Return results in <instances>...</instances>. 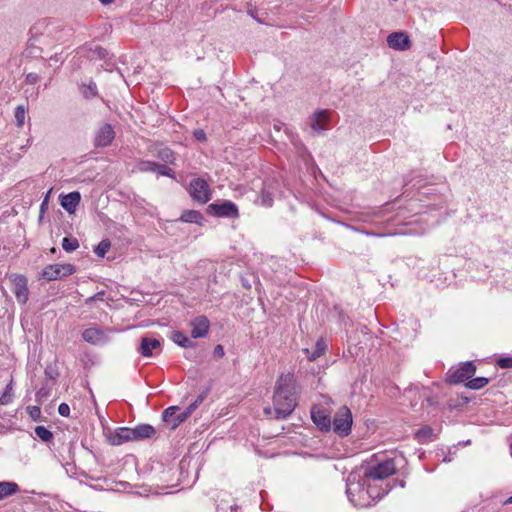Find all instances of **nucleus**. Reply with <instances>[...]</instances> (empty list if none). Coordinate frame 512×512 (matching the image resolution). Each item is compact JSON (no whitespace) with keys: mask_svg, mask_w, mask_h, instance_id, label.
<instances>
[{"mask_svg":"<svg viewBox=\"0 0 512 512\" xmlns=\"http://www.w3.org/2000/svg\"><path fill=\"white\" fill-rule=\"evenodd\" d=\"M433 430L429 426H424L416 432V438L420 442H427L431 440Z\"/></svg>","mask_w":512,"mask_h":512,"instance_id":"obj_32","label":"nucleus"},{"mask_svg":"<svg viewBox=\"0 0 512 512\" xmlns=\"http://www.w3.org/2000/svg\"><path fill=\"white\" fill-rule=\"evenodd\" d=\"M39 80V76L36 73H29L26 75L25 82L27 84H35Z\"/></svg>","mask_w":512,"mask_h":512,"instance_id":"obj_42","label":"nucleus"},{"mask_svg":"<svg viewBox=\"0 0 512 512\" xmlns=\"http://www.w3.org/2000/svg\"><path fill=\"white\" fill-rule=\"evenodd\" d=\"M489 379L486 377H477L473 378L466 383V387L472 390H479L483 387H485L489 383Z\"/></svg>","mask_w":512,"mask_h":512,"instance_id":"obj_28","label":"nucleus"},{"mask_svg":"<svg viewBox=\"0 0 512 512\" xmlns=\"http://www.w3.org/2000/svg\"><path fill=\"white\" fill-rule=\"evenodd\" d=\"M19 491V486L15 482L1 481L0 482V501L16 494Z\"/></svg>","mask_w":512,"mask_h":512,"instance_id":"obj_24","label":"nucleus"},{"mask_svg":"<svg viewBox=\"0 0 512 512\" xmlns=\"http://www.w3.org/2000/svg\"><path fill=\"white\" fill-rule=\"evenodd\" d=\"M194 136L197 140H200V141H203L206 139V135H205V132L201 129L199 130H195L194 132Z\"/></svg>","mask_w":512,"mask_h":512,"instance_id":"obj_45","label":"nucleus"},{"mask_svg":"<svg viewBox=\"0 0 512 512\" xmlns=\"http://www.w3.org/2000/svg\"><path fill=\"white\" fill-rule=\"evenodd\" d=\"M156 156L165 163L173 164L175 161L174 152L168 147H160Z\"/></svg>","mask_w":512,"mask_h":512,"instance_id":"obj_27","label":"nucleus"},{"mask_svg":"<svg viewBox=\"0 0 512 512\" xmlns=\"http://www.w3.org/2000/svg\"><path fill=\"white\" fill-rule=\"evenodd\" d=\"M510 453H511V456H512V444L510 445Z\"/></svg>","mask_w":512,"mask_h":512,"instance_id":"obj_52","label":"nucleus"},{"mask_svg":"<svg viewBox=\"0 0 512 512\" xmlns=\"http://www.w3.org/2000/svg\"><path fill=\"white\" fill-rule=\"evenodd\" d=\"M387 43L390 48L395 50H407L410 48V39L403 32H393L387 37Z\"/></svg>","mask_w":512,"mask_h":512,"instance_id":"obj_15","label":"nucleus"},{"mask_svg":"<svg viewBox=\"0 0 512 512\" xmlns=\"http://www.w3.org/2000/svg\"><path fill=\"white\" fill-rule=\"evenodd\" d=\"M114 138L115 131L113 127L108 123H104L95 132L94 145L96 147H107L112 143Z\"/></svg>","mask_w":512,"mask_h":512,"instance_id":"obj_8","label":"nucleus"},{"mask_svg":"<svg viewBox=\"0 0 512 512\" xmlns=\"http://www.w3.org/2000/svg\"><path fill=\"white\" fill-rule=\"evenodd\" d=\"M209 210H211L216 216H219V217H229V218L238 217V208L231 201H225L220 204L212 203L209 205Z\"/></svg>","mask_w":512,"mask_h":512,"instance_id":"obj_11","label":"nucleus"},{"mask_svg":"<svg viewBox=\"0 0 512 512\" xmlns=\"http://www.w3.org/2000/svg\"><path fill=\"white\" fill-rule=\"evenodd\" d=\"M199 405L200 404L195 401L191 403L186 409L183 410L182 419H187Z\"/></svg>","mask_w":512,"mask_h":512,"instance_id":"obj_39","label":"nucleus"},{"mask_svg":"<svg viewBox=\"0 0 512 512\" xmlns=\"http://www.w3.org/2000/svg\"><path fill=\"white\" fill-rule=\"evenodd\" d=\"M183 410L181 411L177 406H170L162 413L163 421L170 426L171 429L177 428L186 419H182Z\"/></svg>","mask_w":512,"mask_h":512,"instance_id":"obj_13","label":"nucleus"},{"mask_svg":"<svg viewBox=\"0 0 512 512\" xmlns=\"http://www.w3.org/2000/svg\"><path fill=\"white\" fill-rule=\"evenodd\" d=\"M132 431L134 434L133 437L135 441L152 438L156 433L155 428L149 424L138 425L135 428H133Z\"/></svg>","mask_w":512,"mask_h":512,"instance_id":"obj_21","label":"nucleus"},{"mask_svg":"<svg viewBox=\"0 0 512 512\" xmlns=\"http://www.w3.org/2000/svg\"><path fill=\"white\" fill-rule=\"evenodd\" d=\"M172 340L179 346L183 348H189L192 347L194 344L190 338H188L184 333L181 331H175L172 334Z\"/></svg>","mask_w":512,"mask_h":512,"instance_id":"obj_26","label":"nucleus"},{"mask_svg":"<svg viewBox=\"0 0 512 512\" xmlns=\"http://www.w3.org/2000/svg\"><path fill=\"white\" fill-rule=\"evenodd\" d=\"M199 405L200 404L195 401L191 403L186 409L183 410L182 419H187Z\"/></svg>","mask_w":512,"mask_h":512,"instance_id":"obj_40","label":"nucleus"},{"mask_svg":"<svg viewBox=\"0 0 512 512\" xmlns=\"http://www.w3.org/2000/svg\"><path fill=\"white\" fill-rule=\"evenodd\" d=\"M329 119V112L327 110L316 111L311 118V129L316 133L326 130Z\"/></svg>","mask_w":512,"mask_h":512,"instance_id":"obj_16","label":"nucleus"},{"mask_svg":"<svg viewBox=\"0 0 512 512\" xmlns=\"http://www.w3.org/2000/svg\"><path fill=\"white\" fill-rule=\"evenodd\" d=\"M132 428L120 427L109 437V441L112 445H121L128 441H135Z\"/></svg>","mask_w":512,"mask_h":512,"instance_id":"obj_19","label":"nucleus"},{"mask_svg":"<svg viewBox=\"0 0 512 512\" xmlns=\"http://www.w3.org/2000/svg\"><path fill=\"white\" fill-rule=\"evenodd\" d=\"M508 504H512V496L509 497L508 499H506L504 502H503V505H508Z\"/></svg>","mask_w":512,"mask_h":512,"instance_id":"obj_50","label":"nucleus"},{"mask_svg":"<svg viewBox=\"0 0 512 512\" xmlns=\"http://www.w3.org/2000/svg\"><path fill=\"white\" fill-rule=\"evenodd\" d=\"M100 58H104L106 55V50L102 47H97L95 50Z\"/></svg>","mask_w":512,"mask_h":512,"instance_id":"obj_47","label":"nucleus"},{"mask_svg":"<svg viewBox=\"0 0 512 512\" xmlns=\"http://www.w3.org/2000/svg\"><path fill=\"white\" fill-rule=\"evenodd\" d=\"M273 190L271 184L264 183L258 203L264 207H271L273 205Z\"/></svg>","mask_w":512,"mask_h":512,"instance_id":"obj_23","label":"nucleus"},{"mask_svg":"<svg viewBox=\"0 0 512 512\" xmlns=\"http://www.w3.org/2000/svg\"><path fill=\"white\" fill-rule=\"evenodd\" d=\"M102 4L108 5L111 4L114 0H99Z\"/></svg>","mask_w":512,"mask_h":512,"instance_id":"obj_49","label":"nucleus"},{"mask_svg":"<svg viewBox=\"0 0 512 512\" xmlns=\"http://www.w3.org/2000/svg\"><path fill=\"white\" fill-rule=\"evenodd\" d=\"M82 93L87 99L95 97L97 94L96 83L91 81L87 86H83Z\"/></svg>","mask_w":512,"mask_h":512,"instance_id":"obj_35","label":"nucleus"},{"mask_svg":"<svg viewBox=\"0 0 512 512\" xmlns=\"http://www.w3.org/2000/svg\"><path fill=\"white\" fill-rule=\"evenodd\" d=\"M29 416L34 420L37 421L41 416V410L38 406H29L27 408Z\"/></svg>","mask_w":512,"mask_h":512,"instance_id":"obj_38","label":"nucleus"},{"mask_svg":"<svg viewBox=\"0 0 512 512\" xmlns=\"http://www.w3.org/2000/svg\"><path fill=\"white\" fill-rule=\"evenodd\" d=\"M396 472V460L385 455L375 456L364 469L367 481H377L389 477Z\"/></svg>","mask_w":512,"mask_h":512,"instance_id":"obj_3","label":"nucleus"},{"mask_svg":"<svg viewBox=\"0 0 512 512\" xmlns=\"http://www.w3.org/2000/svg\"><path fill=\"white\" fill-rule=\"evenodd\" d=\"M203 219L200 212L196 210H186L180 216V221L185 223H197L199 224Z\"/></svg>","mask_w":512,"mask_h":512,"instance_id":"obj_25","label":"nucleus"},{"mask_svg":"<svg viewBox=\"0 0 512 512\" xmlns=\"http://www.w3.org/2000/svg\"><path fill=\"white\" fill-rule=\"evenodd\" d=\"M34 432L36 436L43 442H49L53 438V433L45 426H36Z\"/></svg>","mask_w":512,"mask_h":512,"instance_id":"obj_29","label":"nucleus"},{"mask_svg":"<svg viewBox=\"0 0 512 512\" xmlns=\"http://www.w3.org/2000/svg\"><path fill=\"white\" fill-rule=\"evenodd\" d=\"M58 413L63 417H68L70 414V407L66 403H61L58 406Z\"/></svg>","mask_w":512,"mask_h":512,"instance_id":"obj_41","label":"nucleus"},{"mask_svg":"<svg viewBox=\"0 0 512 512\" xmlns=\"http://www.w3.org/2000/svg\"><path fill=\"white\" fill-rule=\"evenodd\" d=\"M264 414L268 417L275 418L274 408L266 407L264 408Z\"/></svg>","mask_w":512,"mask_h":512,"instance_id":"obj_46","label":"nucleus"},{"mask_svg":"<svg viewBox=\"0 0 512 512\" xmlns=\"http://www.w3.org/2000/svg\"><path fill=\"white\" fill-rule=\"evenodd\" d=\"M311 418L322 431L331 430V417L326 409L314 406L311 410Z\"/></svg>","mask_w":512,"mask_h":512,"instance_id":"obj_10","label":"nucleus"},{"mask_svg":"<svg viewBox=\"0 0 512 512\" xmlns=\"http://www.w3.org/2000/svg\"><path fill=\"white\" fill-rule=\"evenodd\" d=\"M276 419H286L297 405L293 374L281 375L277 380L273 396Z\"/></svg>","mask_w":512,"mask_h":512,"instance_id":"obj_2","label":"nucleus"},{"mask_svg":"<svg viewBox=\"0 0 512 512\" xmlns=\"http://www.w3.org/2000/svg\"><path fill=\"white\" fill-rule=\"evenodd\" d=\"M188 191L193 200L201 204H206L211 199L209 185L202 178L192 179Z\"/></svg>","mask_w":512,"mask_h":512,"instance_id":"obj_5","label":"nucleus"},{"mask_svg":"<svg viewBox=\"0 0 512 512\" xmlns=\"http://www.w3.org/2000/svg\"><path fill=\"white\" fill-rule=\"evenodd\" d=\"M476 372V366L473 362H465L456 370H449L447 373V381L450 384H459L466 380H470Z\"/></svg>","mask_w":512,"mask_h":512,"instance_id":"obj_7","label":"nucleus"},{"mask_svg":"<svg viewBox=\"0 0 512 512\" xmlns=\"http://www.w3.org/2000/svg\"><path fill=\"white\" fill-rule=\"evenodd\" d=\"M139 170L142 172H155L160 176L175 177V172L167 165L153 161H142L139 163Z\"/></svg>","mask_w":512,"mask_h":512,"instance_id":"obj_12","label":"nucleus"},{"mask_svg":"<svg viewBox=\"0 0 512 512\" xmlns=\"http://www.w3.org/2000/svg\"><path fill=\"white\" fill-rule=\"evenodd\" d=\"M75 267L72 264H52L45 267L42 271V278L47 281H53L65 276L72 275Z\"/></svg>","mask_w":512,"mask_h":512,"instance_id":"obj_6","label":"nucleus"},{"mask_svg":"<svg viewBox=\"0 0 512 512\" xmlns=\"http://www.w3.org/2000/svg\"><path fill=\"white\" fill-rule=\"evenodd\" d=\"M387 492V488L377 490L373 487V482L367 481L365 475L361 478L358 474L351 473L346 481L347 496L355 507L363 508L370 506Z\"/></svg>","mask_w":512,"mask_h":512,"instance_id":"obj_1","label":"nucleus"},{"mask_svg":"<svg viewBox=\"0 0 512 512\" xmlns=\"http://www.w3.org/2000/svg\"><path fill=\"white\" fill-rule=\"evenodd\" d=\"M13 293L15 294V297L17 301L20 304H26L28 301V287H27V279L23 275H14L13 279Z\"/></svg>","mask_w":512,"mask_h":512,"instance_id":"obj_9","label":"nucleus"},{"mask_svg":"<svg viewBox=\"0 0 512 512\" xmlns=\"http://www.w3.org/2000/svg\"><path fill=\"white\" fill-rule=\"evenodd\" d=\"M205 398V395L201 394L197 397V399L195 400V402H197L198 404H201L203 402Z\"/></svg>","mask_w":512,"mask_h":512,"instance_id":"obj_48","label":"nucleus"},{"mask_svg":"<svg viewBox=\"0 0 512 512\" xmlns=\"http://www.w3.org/2000/svg\"><path fill=\"white\" fill-rule=\"evenodd\" d=\"M327 349L326 342L321 338L317 340L315 343V348L311 352L310 349L304 348L302 349V352L306 355L307 359L311 362L317 360L320 356H322Z\"/></svg>","mask_w":512,"mask_h":512,"instance_id":"obj_22","label":"nucleus"},{"mask_svg":"<svg viewBox=\"0 0 512 512\" xmlns=\"http://www.w3.org/2000/svg\"><path fill=\"white\" fill-rule=\"evenodd\" d=\"M26 109L23 105H18L15 109V120L18 127H22L25 123Z\"/></svg>","mask_w":512,"mask_h":512,"instance_id":"obj_33","label":"nucleus"},{"mask_svg":"<svg viewBox=\"0 0 512 512\" xmlns=\"http://www.w3.org/2000/svg\"><path fill=\"white\" fill-rule=\"evenodd\" d=\"M427 402H428L429 405L433 404V402H432V400L430 398L427 399Z\"/></svg>","mask_w":512,"mask_h":512,"instance_id":"obj_51","label":"nucleus"},{"mask_svg":"<svg viewBox=\"0 0 512 512\" xmlns=\"http://www.w3.org/2000/svg\"><path fill=\"white\" fill-rule=\"evenodd\" d=\"M80 200L81 195L78 191H73L60 196V204L69 214L75 212Z\"/></svg>","mask_w":512,"mask_h":512,"instance_id":"obj_17","label":"nucleus"},{"mask_svg":"<svg viewBox=\"0 0 512 512\" xmlns=\"http://www.w3.org/2000/svg\"><path fill=\"white\" fill-rule=\"evenodd\" d=\"M191 336L194 339L203 338L208 334L210 322L206 316H198L191 321Z\"/></svg>","mask_w":512,"mask_h":512,"instance_id":"obj_14","label":"nucleus"},{"mask_svg":"<svg viewBox=\"0 0 512 512\" xmlns=\"http://www.w3.org/2000/svg\"><path fill=\"white\" fill-rule=\"evenodd\" d=\"M13 390L12 381L6 386L3 395L0 397V404L6 405L10 402L11 393Z\"/></svg>","mask_w":512,"mask_h":512,"instance_id":"obj_36","label":"nucleus"},{"mask_svg":"<svg viewBox=\"0 0 512 512\" xmlns=\"http://www.w3.org/2000/svg\"><path fill=\"white\" fill-rule=\"evenodd\" d=\"M111 247V242L108 239H103L94 249L95 254L103 258Z\"/></svg>","mask_w":512,"mask_h":512,"instance_id":"obj_31","label":"nucleus"},{"mask_svg":"<svg viewBox=\"0 0 512 512\" xmlns=\"http://www.w3.org/2000/svg\"><path fill=\"white\" fill-rule=\"evenodd\" d=\"M44 30H49V26L48 24L46 23L45 20L43 21H39L38 23H36L31 29H30V33L32 36H38L40 34H43Z\"/></svg>","mask_w":512,"mask_h":512,"instance_id":"obj_34","label":"nucleus"},{"mask_svg":"<svg viewBox=\"0 0 512 512\" xmlns=\"http://www.w3.org/2000/svg\"><path fill=\"white\" fill-rule=\"evenodd\" d=\"M161 347L159 339L151 337H143L139 347V352L143 357L153 356V350H158Z\"/></svg>","mask_w":512,"mask_h":512,"instance_id":"obj_20","label":"nucleus"},{"mask_svg":"<svg viewBox=\"0 0 512 512\" xmlns=\"http://www.w3.org/2000/svg\"><path fill=\"white\" fill-rule=\"evenodd\" d=\"M353 418L351 410L347 406H342L334 415L331 428L340 437L348 436L351 432Z\"/></svg>","mask_w":512,"mask_h":512,"instance_id":"obj_4","label":"nucleus"},{"mask_svg":"<svg viewBox=\"0 0 512 512\" xmlns=\"http://www.w3.org/2000/svg\"><path fill=\"white\" fill-rule=\"evenodd\" d=\"M497 365L503 369L512 368V357H502L497 360Z\"/></svg>","mask_w":512,"mask_h":512,"instance_id":"obj_37","label":"nucleus"},{"mask_svg":"<svg viewBox=\"0 0 512 512\" xmlns=\"http://www.w3.org/2000/svg\"><path fill=\"white\" fill-rule=\"evenodd\" d=\"M104 295H105L104 291H100V292L96 293L95 295L87 298L86 299V304H89V303H91L93 301H97V300L103 301Z\"/></svg>","mask_w":512,"mask_h":512,"instance_id":"obj_43","label":"nucleus"},{"mask_svg":"<svg viewBox=\"0 0 512 512\" xmlns=\"http://www.w3.org/2000/svg\"><path fill=\"white\" fill-rule=\"evenodd\" d=\"M82 337L84 341L93 345L102 344L107 341L105 332L95 327L85 329L82 333Z\"/></svg>","mask_w":512,"mask_h":512,"instance_id":"obj_18","label":"nucleus"},{"mask_svg":"<svg viewBox=\"0 0 512 512\" xmlns=\"http://www.w3.org/2000/svg\"><path fill=\"white\" fill-rule=\"evenodd\" d=\"M214 354L219 357V358H222L224 356V348L222 345L218 344L216 345V347L214 348Z\"/></svg>","mask_w":512,"mask_h":512,"instance_id":"obj_44","label":"nucleus"},{"mask_svg":"<svg viewBox=\"0 0 512 512\" xmlns=\"http://www.w3.org/2000/svg\"><path fill=\"white\" fill-rule=\"evenodd\" d=\"M79 247V242L74 237H64L62 240V248L70 253L75 251Z\"/></svg>","mask_w":512,"mask_h":512,"instance_id":"obj_30","label":"nucleus"}]
</instances>
